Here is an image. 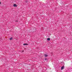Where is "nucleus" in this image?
I'll return each mask as SVG.
<instances>
[{
	"mask_svg": "<svg viewBox=\"0 0 72 72\" xmlns=\"http://www.w3.org/2000/svg\"><path fill=\"white\" fill-rule=\"evenodd\" d=\"M23 45H28V44L27 43H24L23 44Z\"/></svg>",
	"mask_w": 72,
	"mask_h": 72,
	"instance_id": "obj_4",
	"label": "nucleus"
},
{
	"mask_svg": "<svg viewBox=\"0 0 72 72\" xmlns=\"http://www.w3.org/2000/svg\"><path fill=\"white\" fill-rule=\"evenodd\" d=\"M33 32H35V31H36V28H34L33 30Z\"/></svg>",
	"mask_w": 72,
	"mask_h": 72,
	"instance_id": "obj_2",
	"label": "nucleus"
},
{
	"mask_svg": "<svg viewBox=\"0 0 72 72\" xmlns=\"http://www.w3.org/2000/svg\"><path fill=\"white\" fill-rule=\"evenodd\" d=\"M48 56V55H47L46 54H45V57H47Z\"/></svg>",
	"mask_w": 72,
	"mask_h": 72,
	"instance_id": "obj_6",
	"label": "nucleus"
},
{
	"mask_svg": "<svg viewBox=\"0 0 72 72\" xmlns=\"http://www.w3.org/2000/svg\"><path fill=\"white\" fill-rule=\"evenodd\" d=\"M22 51V52H23V51Z\"/></svg>",
	"mask_w": 72,
	"mask_h": 72,
	"instance_id": "obj_10",
	"label": "nucleus"
},
{
	"mask_svg": "<svg viewBox=\"0 0 72 72\" xmlns=\"http://www.w3.org/2000/svg\"><path fill=\"white\" fill-rule=\"evenodd\" d=\"M12 39H13V38H12V37H11L10 38V40H12Z\"/></svg>",
	"mask_w": 72,
	"mask_h": 72,
	"instance_id": "obj_7",
	"label": "nucleus"
},
{
	"mask_svg": "<svg viewBox=\"0 0 72 72\" xmlns=\"http://www.w3.org/2000/svg\"><path fill=\"white\" fill-rule=\"evenodd\" d=\"M64 66H63L62 67H61V70H63L64 69Z\"/></svg>",
	"mask_w": 72,
	"mask_h": 72,
	"instance_id": "obj_5",
	"label": "nucleus"
},
{
	"mask_svg": "<svg viewBox=\"0 0 72 72\" xmlns=\"http://www.w3.org/2000/svg\"><path fill=\"white\" fill-rule=\"evenodd\" d=\"M0 4H1V2L0 1Z\"/></svg>",
	"mask_w": 72,
	"mask_h": 72,
	"instance_id": "obj_9",
	"label": "nucleus"
},
{
	"mask_svg": "<svg viewBox=\"0 0 72 72\" xmlns=\"http://www.w3.org/2000/svg\"><path fill=\"white\" fill-rule=\"evenodd\" d=\"M45 60H47V58H45Z\"/></svg>",
	"mask_w": 72,
	"mask_h": 72,
	"instance_id": "obj_8",
	"label": "nucleus"
},
{
	"mask_svg": "<svg viewBox=\"0 0 72 72\" xmlns=\"http://www.w3.org/2000/svg\"><path fill=\"white\" fill-rule=\"evenodd\" d=\"M13 6H14V7H17V5H16L15 4H14Z\"/></svg>",
	"mask_w": 72,
	"mask_h": 72,
	"instance_id": "obj_1",
	"label": "nucleus"
},
{
	"mask_svg": "<svg viewBox=\"0 0 72 72\" xmlns=\"http://www.w3.org/2000/svg\"><path fill=\"white\" fill-rule=\"evenodd\" d=\"M47 40L48 41H50V39L49 38H48L47 39Z\"/></svg>",
	"mask_w": 72,
	"mask_h": 72,
	"instance_id": "obj_3",
	"label": "nucleus"
}]
</instances>
